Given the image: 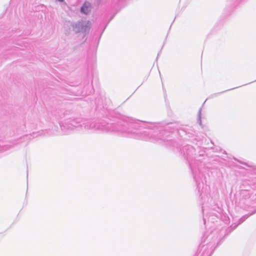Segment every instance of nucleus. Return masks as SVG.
Wrapping results in <instances>:
<instances>
[{
    "mask_svg": "<svg viewBox=\"0 0 256 256\" xmlns=\"http://www.w3.org/2000/svg\"><path fill=\"white\" fill-rule=\"evenodd\" d=\"M234 160L238 162H239L240 163V164H243V162H241L239 161L238 159H236V158H234Z\"/></svg>",
    "mask_w": 256,
    "mask_h": 256,
    "instance_id": "obj_16",
    "label": "nucleus"
},
{
    "mask_svg": "<svg viewBox=\"0 0 256 256\" xmlns=\"http://www.w3.org/2000/svg\"><path fill=\"white\" fill-rule=\"evenodd\" d=\"M10 147H11V146H8V147L6 146V148H4V150H8V149L10 148Z\"/></svg>",
    "mask_w": 256,
    "mask_h": 256,
    "instance_id": "obj_15",
    "label": "nucleus"
},
{
    "mask_svg": "<svg viewBox=\"0 0 256 256\" xmlns=\"http://www.w3.org/2000/svg\"><path fill=\"white\" fill-rule=\"evenodd\" d=\"M201 111L202 108H200L198 112V121L199 122L200 124L201 123Z\"/></svg>",
    "mask_w": 256,
    "mask_h": 256,
    "instance_id": "obj_9",
    "label": "nucleus"
},
{
    "mask_svg": "<svg viewBox=\"0 0 256 256\" xmlns=\"http://www.w3.org/2000/svg\"><path fill=\"white\" fill-rule=\"evenodd\" d=\"M172 124H168L162 126L158 123L117 117L112 120L106 118L105 120H96L72 117L59 122L63 134H68L76 129L111 132L122 136L150 140L166 146L172 143L168 138L172 132Z\"/></svg>",
    "mask_w": 256,
    "mask_h": 256,
    "instance_id": "obj_1",
    "label": "nucleus"
},
{
    "mask_svg": "<svg viewBox=\"0 0 256 256\" xmlns=\"http://www.w3.org/2000/svg\"><path fill=\"white\" fill-rule=\"evenodd\" d=\"M256 214V208L252 210L251 212H249L248 214H246L240 218L239 219L238 221V223L237 224H234V226L232 225L231 226L230 228H228V233H230L232 230H234L239 224L242 223L244 222L248 217L251 216L252 215Z\"/></svg>",
    "mask_w": 256,
    "mask_h": 256,
    "instance_id": "obj_6",
    "label": "nucleus"
},
{
    "mask_svg": "<svg viewBox=\"0 0 256 256\" xmlns=\"http://www.w3.org/2000/svg\"><path fill=\"white\" fill-rule=\"evenodd\" d=\"M101 0H97V4H99Z\"/></svg>",
    "mask_w": 256,
    "mask_h": 256,
    "instance_id": "obj_17",
    "label": "nucleus"
},
{
    "mask_svg": "<svg viewBox=\"0 0 256 256\" xmlns=\"http://www.w3.org/2000/svg\"><path fill=\"white\" fill-rule=\"evenodd\" d=\"M204 239L200 244L198 250L194 256H210L212 254L215 247L214 242H207Z\"/></svg>",
    "mask_w": 256,
    "mask_h": 256,
    "instance_id": "obj_4",
    "label": "nucleus"
},
{
    "mask_svg": "<svg viewBox=\"0 0 256 256\" xmlns=\"http://www.w3.org/2000/svg\"><path fill=\"white\" fill-rule=\"evenodd\" d=\"M242 164L246 165V166H248V164H246L245 163H243Z\"/></svg>",
    "mask_w": 256,
    "mask_h": 256,
    "instance_id": "obj_21",
    "label": "nucleus"
},
{
    "mask_svg": "<svg viewBox=\"0 0 256 256\" xmlns=\"http://www.w3.org/2000/svg\"><path fill=\"white\" fill-rule=\"evenodd\" d=\"M221 206L219 192L216 190L210 195L207 202L202 204L203 220L206 227L207 226L206 222L214 223L219 219L222 210Z\"/></svg>",
    "mask_w": 256,
    "mask_h": 256,
    "instance_id": "obj_3",
    "label": "nucleus"
},
{
    "mask_svg": "<svg viewBox=\"0 0 256 256\" xmlns=\"http://www.w3.org/2000/svg\"><path fill=\"white\" fill-rule=\"evenodd\" d=\"M92 92L90 91L89 93H87V92H86V94H90V93Z\"/></svg>",
    "mask_w": 256,
    "mask_h": 256,
    "instance_id": "obj_18",
    "label": "nucleus"
},
{
    "mask_svg": "<svg viewBox=\"0 0 256 256\" xmlns=\"http://www.w3.org/2000/svg\"><path fill=\"white\" fill-rule=\"evenodd\" d=\"M180 151L188 162L200 196L202 200L210 190V186L206 184V176H209L210 168L205 166L201 161L204 156L205 152H200L198 155L196 156L195 149L189 144L184 146Z\"/></svg>",
    "mask_w": 256,
    "mask_h": 256,
    "instance_id": "obj_2",
    "label": "nucleus"
},
{
    "mask_svg": "<svg viewBox=\"0 0 256 256\" xmlns=\"http://www.w3.org/2000/svg\"><path fill=\"white\" fill-rule=\"evenodd\" d=\"M42 132H33V133H32L33 138L38 136V134H42Z\"/></svg>",
    "mask_w": 256,
    "mask_h": 256,
    "instance_id": "obj_11",
    "label": "nucleus"
},
{
    "mask_svg": "<svg viewBox=\"0 0 256 256\" xmlns=\"http://www.w3.org/2000/svg\"><path fill=\"white\" fill-rule=\"evenodd\" d=\"M114 15H113L111 18H110V20L108 21V23L106 24V26H105L104 28H106V26L108 25V24L114 18Z\"/></svg>",
    "mask_w": 256,
    "mask_h": 256,
    "instance_id": "obj_12",
    "label": "nucleus"
},
{
    "mask_svg": "<svg viewBox=\"0 0 256 256\" xmlns=\"http://www.w3.org/2000/svg\"><path fill=\"white\" fill-rule=\"evenodd\" d=\"M206 100H204V102H206Z\"/></svg>",
    "mask_w": 256,
    "mask_h": 256,
    "instance_id": "obj_22",
    "label": "nucleus"
},
{
    "mask_svg": "<svg viewBox=\"0 0 256 256\" xmlns=\"http://www.w3.org/2000/svg\"><path fill=\"white\" fill-rule=\"evenodd\" d=\"M56 2H64V0H55Z\"/></svg>",
    "mask_w": 256,
    "mask_h": 256,
    "instance_id": "obj_14",
    "label": "nucleus"
},
{
    "mask_svg": "<svg viewBox=\"0 0 256 256\" xmlns=\"http://www.w3.org/2000/svg\"><path fill=\"white\" fill-rule=\"evenodd\" d=\"M63 115H64V114H62V112H61V114H59V117H60V118H62L63 117L62 116Z\"/></svg>",
    "mask_w": 256,
    "mask_h": 256,
    "instance_id": "obj_13",
    "label": "nucleus"
},
{
    "mask_svg": "<svg viewBox=\"0 0 256 256\" xmlns=\"http://www.w3.org/2000/svg\"><path fill=\"white\" fill-rule=\"evenodd\" d=\"M52 128V134H60V132L58 130V126H54V128Z\"/></svg>",
    "mask_w": 256,
    "mask_h": 256,
    "instance_id": "obj_8",
    "label": "nucleus"
},
{
    "mask_svg": "<svg viewBox=\"0 0 256 256\" xmlns=\"http://www.w3.org/2000/svg\"><path fill=\"white\" fill-rule=\"evenodd\" d=\"M255 81H256V80Z\"/></svg>",
    "mask_w": 256,
    "mask_h": 256,
    "instance_id": "obj_23",
    "label": "nucleus"
},
{
    "mask_svg": "<svg viewBox=\"0 0 256 256\" xmlns=\"http://www.w3.org/2000/svg\"><path fill=\"white\" fill-rule=\"evenodd\" d=\"M232 89H233V88H231V89H230V90H232ZM226 91H228V90H226L223 91V92H218V93L214 94H212V95L210 98H213L214 96H217L218 95V94H222V93H223V92H226Z\"/></svg>",
    "mask_w": 256,
    "mask_h": 256,
    "instance_id": "obj_10",
    "label": "nucleus"
},
{
    "mask_svg": "<svg viewBox=\"0 0 256 256\" xmlns=\"http://www.w3.org/2000/svg\"><path fill=\"white\" fill-rule=\"evenodd\" d=\"M92 8V4L88 1H85L80 8L82 14L88 15L90 14Z\"/></svg>",
    "mask_w": 256,
    "mask_h": 256,
    "instance_id": "obj_7",
    "label": "nucleus"
},
{
    "mask_svg": "<svg viewBox=\"0 0 256 256\" xmlns=\"http://www.w3.org/2000/svg\"><path fill=\"white\" fill-rule=\"evenodd\" d=\"M210 236H208L206 238V239H207V238H208L209 237H210Z\"/></svg>",
    "mask_w": 256,
    "mask_h": 256,
    "instance_id": "obj_20",
    "label": "nucleus"
},
{
    "mask_svg": "<svg viewBox=\"0 0 256 256\" xmlns=\"http://www.w3.org/2000/svg\"><path fill=\"white\" fill-rule=\"evenodd\" d=\"M90 26V21L78 22L72 26L74 30L76 33L81 32L85 35L89 32Z\"/></svg>",
    "mask_w": 256,
    "mask_h": 256,
    "instance_id": "obj_5",
    "label": "nucleus"
},
{
    "mask_svg": "<svg viewBox=\"0 0 256 256\" xmlns=\"http://www.w3.org/2000/svg\"><path fill=\"white\" fill-rule=\"evenodd\" d=\"M32 136V135H30V136H28L29 138H30V137ZM28 136H26V137H28Z\"/></svg>",
    "mask_w": 256,
    "mask_h": 256,
    "instance_id": "obj_19",
    "label": "nucleus"
}]
</instances>
